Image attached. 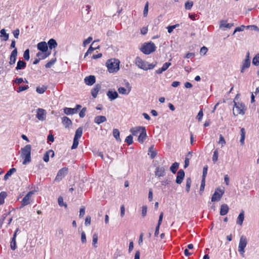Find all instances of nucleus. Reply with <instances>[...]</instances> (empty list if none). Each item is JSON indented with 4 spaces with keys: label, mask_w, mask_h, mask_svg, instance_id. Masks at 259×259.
<instances>
[{
    "label": "nucleus",
    "mask_w": 259,
    "mask_h": 259,
    "mask_svg": "<svg viewBox=\"0 0 259 259\" xmlns=\"http://www.w3.org/2000/svg\"><path fill=\"white\" fill-rule=\"evenodd\" d=\"M16 171V169L15 168H12L10 169H9L4 176V180H7L9 179V178Z\"/></svg>",
    "instance_id": "72a5a7b5"
},
{
    "label": "nucleus",
    "mask_w": 259,
    "mask_h": 259,
    "mask_svg": "<svg viewBox=\"0 0 259 259\" xmlns=\"http://www.w3.org/2000/svg\"><path fill=\"white\" fill-rule=\"evenodd\" d=\"M28 88H29V87L28 85L20 86L18 88L17 92L18 93H20V92H21L22 91L27 90Z\"/></svg>",
    "instance_id": "bf43d9fd"
},
{
    "label": "nucleus",
    "mask_w": 259,
    "mask_h": 259,
    "mask_svg": "<svg viewBox=\"0 0 259 259\" xmlns=\"http://www.w3.org/2000/svg\"><path fill=\"white\" fill-rule=\"evenodd\" d=\"M179 163L175 162L172 164L171 166L170 167V171L174 174H176L177 169L179 168Z\"/></svg>",
    "instance_id": "c9c22d12"
},
{
    "label": "nucleus",
    "mask_w": 259,
    "mask_h": 259,
    "mask_svg": "<svg viewBox=\"0 0 259 259\" xmlns=\"http://www.w3.org/2000/svg\"><path fill=\"white\" fill-rule=\"evenodd\" d=\"M147 205H143L142 209V215L143 217H145L147 214Z\"/></svg>",
    "instance_id": "680f3d73"
},
{
    "label": "nucleus",
    "mask_w": 259,
    "mask_h": 259,
    "mask_svg": "<svg viewBox=\"0 0 259 259\" xmlns=\"http://www.w3.org/2000/svg\"><path fill=\"white\" fill-rule=\"evenodd\" d=\"M16 238V234H13L10 244L11 248L13 250H15L17 248Z\"/></svg>",
    "instance_id": "f704fd0d"
},
{
    "label": "nucleus",
    "mask_w": 259,
    "mask_h": 259,
    "mask_svg": "<svg viewBox=\"0 0 259 259\" xmlns=\"http://www.w3.org/2000/svg\"><path fill=\"white\" fill-rule=\"evenodd\" d=\"M37 48L38 50L41 52H46L48 50V46L46 42L41 41L38 43Z\"/></svg>",
    "instance_id": "4468645a"
},
{
    "label": "nucleus",
    "mask_w": 259,
    "mask_h": 259,
    "mask_svg": "<svg viewBox=\"0 0 259 259\" xmlns=\"http://www.w3.org/2000/svg\"><path fill=\"white\" fill-rule=\"evenodd\" d=\"M0 37L3 38V40L4 41H7L9 39V34L6 33V30L5 29H2L0 31Z\"/></svg>",
    "instance_id": "473e14b6"
},
{
    "label": "nucleus",
    "mask_w": 259,
    "mask_h": 259,
    "mask_svg": "<svg viewBox=\"0 0 259 259\" xmlns=\"http://www.w3.org/2000/svg\"><path fill=\"white\" fill-rule=\"evenodd\" d=\"M78 145V139H76V138H74L73 139V144H72V145L71 146V149H76Z\"/></svg>",
    "instance_id": "5fc2aeb1"
},
{
    "label": "nucleus",
    "mask_w": 259,
    "mask_h": 259,
    "mask_svg": "<svg viewBox=\"0 0 259 259\" xmlns=\"http://www.w3.org/2000/svg\"><path fill=\"white\" fill-rule=\"evenodd\" d=\"M47 89V88L44 85L41 87H37L36 89V91L38 94H43Z\"/></svg>",
    "instance_id": "49530a36"
},
{
    "label": "nucleus",
    "mask_w": 259,
    "mask_h": 259,
    "mask_svg": "<svg viewBox=\"0 0 259 259\" xmlns=\"http://www.w3.org/2000/svg\"><path fill=\"white\" fill-rule=\"evenodd\" d=\"M50 153H52L51 155V157H53L54 156V152L52 150H49L47 151L43 157V160L45 162H48L49 161V155Z\"/></svg>",
    "instance_id": "bb28decb"
},
{
    "label": "nucleus",
    "mask_w": 259,
    "mask_h": 259,
    "mask_svg": "<svg viewBox=\"0 0 259 259\" xmlns=\"http://www.w3.org/2000/svg\"><path fill=\"white\" fill-rule=\"evenodd\" d=\"M118 91L121 94L128 95V93H130V90H129L128 91H127V90L124 88L119 87L118 89Z\"/></svg>",
    "instance_id": "de8ad7c7"
},
{
    "label": "nucleus",
    "mask_w": 259,
    "mask_h": 259,
    "mask_svg": "<svg viewBox=\"0 0 259 259\" xmlns=\"http://www.w3.org/2000/svg\"><path fill=\"white\" fill-rule=\"evenodd\" d=\"M93 38L91 36L89 37L87 39H85L83 42V45L85 47L87 45L90 44Z\"/></svg>",
    "instance_id": "774afa93"
},
{
    "label": "nucleus",
    "mask_w": 259,
    "mask_h": 259,
    "mask_svg": "<svg viewBox=\"0 0 259 259\" xmlns=\"http://www.w3.org/2000/svg\"><path fill=\"white\" fill-rule=\"evenodd\" d=\"M233 26V23H227V20H221L220 21L219 27L221 29H230Z\"/></svg>",
    "instance_id": "f3484780"
},
{
    "label": "nucleus",
    "mask_w": 259,
    "mask_h": 259,
    "mask_svg": "<svg viewBox=\"0 0 259 259\" xmlns=\"http://www.w3.org/2000/svg\"><path fill=\"white\" fill-rule=\"evenodd\" d=\"M7 196V194L6 192L3 191L0 193V205L4 203L5 199Z\"/></svg>",
    "instance_id": "58836bf2"
},
{
    "label": "nucleus",
    "mask_w": 259,
    "mask_h": 259,
    "mask_svg": "<svg viewBox=\"0 0 259 259\" xmlns=\"http://www.w3.org/2000/svg\"><path fill=\"white\" fill-rule=\"evenodd\" d=\"M119 61L116 59H111L107 60L106 65L110 73L117 72L119 69Z\"/></svg>",
    "instance_id": "f03ea898"
},
{
    "label": "nucleus",
    "mask_w": 259,
    "mask_h": 259,
    "mask_svg": "<svg viewBox=\"0 0 259 259\" xmlns=\"http://www.w3.org/2000/svg\"><path fill=\"white\" fill-rule=\"evenodd\" d=\"M247 244L246 237L243 235L241 236L240 238L238 251L242 257L244 256L245 248Z\"/></svg>",
    "instance_id": "39448f33"
},
{
    "label": "nucleus",
    "mask_w": 259,
    "mask_h": 259,
    "mask_svg": "<svg viewBox=\"0 0 259 259\" xmlns=\"http://www.w3.org/2000/svg\"><path fill=\"white\" fill-rule=\"evenodd\" d=\"M113 135L114 137L116 139V140L119 141L120 140V133L118 130L117 129H114L113 130Z\"/></svg>",
    "instance_id": "79ce46f5"
},
{
    "label": "nucleus",
    "mask_w": 259,
    "mask_h": 259,
    "mask_svg": "<svg viewBox=\"0 0 259 259\" xmlns=\"http://www.w3.org/2000/svg\"><path fill=\"white\" fill-rule=\"evenodd\" d=\"M224 194V191L218 188L211 197V201L215 202L219 201Z\"/></svg>",
    "instance_id": "423d86ee"
},
{
    "label": "nucleus",
    "mask_w": 259,
    "mask_h": 259,
    "mask_svg": "<svg viewBox=\"0 0 259 259\" xmlns=\"http://www.w3.org/2000/svg\"><path fill=\"white\" fill-rule=\"evenodd\" d=\"M67 172L68 168L64 167L60 169L57 174V176L55 178V181L58 182L60 181L61 180H62L63 178H64L65 176L67 174Z\"/></svg>",
    "instance_id": "1a4fd4ad"
},
{
    "label": "nucleus",
    "mask_w": 259,
    "mask_h": 259,
    "mask_svg": "<svg viewBox=\"0 0 259 259\" xmlns=\"http://www.w3.org/2000/svg\"><path fill=\"white\" fill-rule=\"evenodd\" d=\"M107 118L105 116L98 115L95 117L94 122L98 124H100L103 122H105Z\"/></svg>",
    "instance_id": "5701e85b"
},
{
    "label": "nucleus",
    "mask_w": 259,
    "mask_h": 259,
    "mask_svg": "<svg viewBox=\"0 0 259 259\" xmlns=\"http://www.w3.org/2000/svg\"><path fill=\"white\" fill-rule=\"evenodd\" d=\"M143 126H136L134 127H132L130 130L131 133L134 136H137L138 134H140L141 131L143 130Z\"/></svg>",
    "instance_id": "4be33fe9"
},
{
    "label": "nucleus",
    "mask_w": 259,
    "mask_h": 259,
    "mask_svg": "<svg viewBox=\"0 0 259 259\" xmlns=\"http://www.w3.org/2000/svg\"><path fill=\"white\" fill-rule=\"evenodd\" d=\"M155 50L156 46L155 44L151 41L144 43L140 49L141 51L146 55H149L152 53L154 52Z\"/></svg>",
    "instance_id": "7ed1b4c3"
},
{
    "label": "nucleus",
    "mask_w": 259,
    "mask_h": 259,
    "mask_svg": "<svg viewBox=\"0 0 259 259\" xmlns=\"http://www.w3.org/2000/svg\"><path fill=\"white\" fill-rule=\"evenodd\" d=\"M31 146L26 145L21 149V157L24 159L23 164L26 165L31 161Z\"/></svg>",
    "instance_id": "f257e3e1"
},
{
    "label": "nucleus",
    "mask_w": 259,
    "mask_h": 259,
    "mask_svg": "<svg viewBox=\"0 0 259 259\" xmlns=\"http://www.w3.org/2000/svg\"><path fill=\"white\" fill-rule=\"evenodd\" d=\"M203 115V111H202V109H201L198 112L196 118L199 121H201Z\"/></svg>",
    "instance_id": "69168bd1"
},
{
    "label": "nucleus",
    "mask_w": 259,
    "mask_h": 259,
    "mask_svg": "<svg viewBox=\"0 0 259 259\" xmlns=\"http://www.w3.org/2000/svg\"><path fill=\"white\" fill-rule=\"evenodd\" d=\"M18 51L17 48L14 49L10 55L9 64L12 65L15 63L17 57Z\"/></svg>",
    "instance_id": "f8f14e48"
},
{
    "label": "nucleus",
    "mask_w": 259,
    "mask_h": 259,
    "mask_svg": "<svg viewBox=\"0 0 259 259\" xmlns=\"http://www.w3.org/2000/svg\"><path fill=\"white\" fill-rule=\"evenodd\" d=\"M171 63L170 62H166L164 64H163L162 67H161L162 69L165 71L171 65Z\"/></svg>",
    "instance_id": "0e129e2a"
},
{
    "label": "nucleus",
    "mask_w": 259,
    "mask_h": 259,
    "mask_svg": "<svg viewBox=\"0 0 259 259\" xmlns=\"http://www.w3.org/2000/svg\"><path fill=\"white\" fill-rule=\"evenodd\" d=\"M148 155L151 159H153L157 155V152L154 149V146L152 145L149 148Z\"/></svg>",
    "instance_id": "c85d7f7f"
},
{
    "label": "nucleus",
    "mask_w": 259,
    "mask_h": 259,
    "mask_svg": "<svg viewBox=\"0 0 259 259\" xmlns=\"http://www.w3.org/2000/svg\"><path fill=\"white\" fill-rule=\"evenodd\" d=\"M156 64L157 63L155 62L154 64L153 63H152V64H149L147 62V67H146V70H148V69H153L155 66L156 65Z\"/></svg>",
    "instance_id": "338daca9"
},
{
    "label": "nucleus",
    "mask_w": 259,
    "mask_h": 259,
    "mask_svg": "<svg viewBox=\"0 0 259 259\" xmlns=\"http://www.w3.org/2000/svg\"><path fill=\"white\" fill-rule=\"evenodd\" d=\"M63 110L64 113L67 115H72L76 113V110L74 108L65 107Z\"/></svg>",
    "instance_id": "2f4dec72"
},
{
    "label": "nucleus",
    "mask_w": 259,
    "mask_h": 259,
    "mask_svg": "<svg viewBox=\"0 0 259 259\" xmlns=\"http://www.w3.org/2000/svg\"><path fill=\"white\" fill-rule=\"evenodd\" d=\"M244 219V212L243 210H242L237 219V221H236L237 224L241 226L243 224Z\"/></svg>",
    "instance_id": "cd10ccee"
},
{
    "label": "nucleus",
    "mask_w": 259,
    "mask_h": 259,
    "mask_svg": "<svg viewBox=\"0 0 259 259\" xmlns=\"http://www.w3.org/2000/svg\"><path fill=\"white\" fill-rule=\"evenodd\" d=\"M23 58H24V59L25 60H29V58H30V56H29V49H26L24 53V54H23Z\"/></svg>",
    "instance_id": "603ef678"
},
{
    "label": "nucleus",
    "mask_w": 259,
    "mask_h": 259,
    "mask_svg": "<svg viewBox=\"0 0 259 259\" xmlns=\"http://www.w3.org/2000/svg\"><path fill=\"white\" fill-rule=\"evenodd\" d=\"M26 66V63L23 60H19L16 69L17 70L24 69Z\"/></svg>",
    "instance_id": "c756f323"
},
{
    "label": "nucleus",
    "mask_w": 259,
    "mask_h": 259,
    "mask_svg": "<svg viewBox=\"0 0 259 259\" xmlns=\"http://www.w3.org/2000/svg\"><path fill=\"white\" fill-rule=\"evenodd\" d=\"M98 234L97 233H94L93 235V245L95 247H97V243L98 242Z\"/></svg>",
    "instance_id": "8fccbe9b"
},
{
    "label": "nucleus",
    "mask_w": 259,
    "mask_h": 259,
    "mask_svg": "<svg viewBox=\"0 0 259 259\" xmlns=\"http://www.w3.org/2000/svg\"><path fill=\"white\" fill-rule=\"evenodd\" d=\"M241 132V138H240V143L241 145H243L244 144V140L245 136V130L244 128H241L240 130Z\"/></svg>",
    "instance_id": "4c0bfd02"
},
{
    "label": "nucleus",
    "mask_w": 259,
    "mask_h": 259,
    "mask_svg": "<svg viewBox=\"0 0 259 259\" xmlns=\"http://www.w3.org/2000/svg\"><path fill=\"white\" fill-rule=\"evenodd\" d=\"M136 64L140 68L144 70H146V67L147 65V62L144 61L140 57H137L136 59Z\"/></svg>",
    "instance_id": "9b49d317"
},
{
    "label": "nucleus",
    "mask_w": 259,
    "mask_h": 259,
    "mask_svg": "<svg viewBox=\"0 0 259 259\" xmlns=\"http://www.w3.org/2000/svg\"><path fill=\"white\" fill-rule=\"evenodd\" d=\"M250 65V59H245L243 61L241 69V72L243 73L244 72V70L245 69L248 68L249 67Z\"/></svg>",
    "instance_id": "a878e982"
},
{
    "label": "nucleus",
    "mask_w": 259,
    "mask_h": 259,
    "mask_svg": "<svg viewBox=\"0 0 259 259\" xmlns=\"http://www.w3.org/2000/svg\"><path fill=\"white\" fill-rule=\"evenodd\" d=\"M185 177V172L184 170L181 169L177 172L176 182L178 184H181Z\"/></svg>",
    "instance_id": "ddd939ff"
},
{
    "label": "nucleus",
    "mask_w": 259,
    "mask_h": 259,
    "mask_svg": "<svg viewBox=\"0 0 259 259\" xmlns=\"http://www.w3.org/2000/svg\"><path fill=\"white\" fill-rule=\"evenodd\" d=\"M33 193L32 191H30L23 197L21 201V205L20 206V208H21L24 206L30 204V197Z\"/></svg>",
    "instance_id": "9d476101"
},
{
    "label": "nucleus",
    "mask_w": 259,
    "mask_h": 259,
    "mask_svg": "<svg viewBox=\"0 0 259 259\" xmlns=\"http://www.w3.org/2000/svg\"><path fill=\"white\" fill-rule=\"evenodd\" d=\"M84 81L87 85H92L95 82L96 78L94 75H90L85 77Z\"/></svg>",
    "instance_id": "2eb2a0df"
},
{
    "label": "nucleus",
    "mask_w": 259,
    "mask_h": 259,
    "mask_svg": "<svg viewBox=\"0 0 259 259\" xmlns=\"http://www.w3.org/2000/svg\"><path fill=\"white\" fill-rule=\"evenodd\" d=\"M47 112L42 108L36 110V117L40 121H44L46 118Z\"/></svg>",
    "instance_id": "0eeeda50"
},
{
    "label": "nucleus",
    "mask_w": 259,
    "mask_h": 259,
    "mask_svg": "<svg viewBox=\"0 0 259 259\" xmlns=\"http://www.w3.org/2000/svg\"><path fill=\"white\" fill-rule=\"evenodd\" d=\"M191 184V179L190 178H188L186 179V191L187 192L190 191V187Z\"/></svg>",
    "instance_id": "a19ab883"
},
{
    "label": "nucleus",
    "mask_w": 259,
    "mask_h": 259,
    "mask_svg": "<svg viewBox=\"0 0 259 259\" xmlns=\"http://www.w3.org/2000/svg\"><path fill=\"white\" fill-rule=\"evenodd\" d=\"M107 96L108 98L111 100H114L118 97V94L115 91L109 90L107 92Z\"/></svg>",
    "instance_id": "dca6fc26"
},
{
    "label": "nucleus",
    "mask_w": 259,
    "mask_h": 259,
    "mask_svg": "<svg viewBox=\"0 0 259 259\" xmlns=\"http://www.w3.org/2000/svg\"><path fill=\"white\" fill-rule=\"evenodd\" d=\"M87 111V108L86 107H83L81 110V111H80L79 113V117L80 118H83L85 116V112Z\"/></svg>",
    "instance_id": "e2e57ef3"
},
{
    "label": "nucleus",
    "mask_w": 259,
    "mask_h": 259,
    "mask_svg": "<svg viewBox=\"0 0 259 259\" xmlns=\"http://www.w3.org/2000/svg\"><path fill=\"white\" fill-rule=\"evenodd\" d=\"M234 106L233 110V114L237 116L239 114L244 115L246 110L245 105L242 103H237L234 101Z\"/></svg>",
    "instance_id": "20e7f679"
},
{
    "label": "nucleus",
    "mask_w": 259,
    "mask_h": 259,
    "mask_svg": "<svg viewBox=\"0 0 259 259\" xmlns=\"http://www.w3.org/2000/svg\"><path fill=\"white\" fill-rule=\"evenodd\" d=\"M167 168V166H157L155 171L156 176L159 177H164L166 175V170Z\"/></svg>",
    "instance_id": "6e6552de"
},
{
    "label": "nucleus",
    "mask_w": 259,
    "mask_h": 259,
    "mask_svg": "<svg viewBox=\"0 0 259 259\" xmlns=\"http://www.w3.org/2000/svg\"><path fill=\"white\" fill-rule=\"evenodd\" d=\"M147 137L146 130L145 127H143V130L140 133L138 137V141L141 143H143L146 140Z\"/></svg>",
    "instance_id": "a211bd4d"
},
{
    "label": "nucleus",
    "mask_w": 259,
    "mask_h": 259,
    "mask_svg": "<svg viewBox=\"0 0 259 259\" xmlns=\"http://www.w3.org/2000/svg\"><path fill=\"white\" fill-rule=\"evenodd\" d=\"M207 168H208L207 165H205L203 167L202 179H205V177H206L207 173Z\"/></svg>",
    "instance_id": "13d9d810"
},
{
    "label": "nucleus",
    "mask_w": 259,
    "mask_h": 259,
    "mask_svg": "<svg viewBox=\"0 0 259 259\" xmlns=\"http://www.w3.org/2000/svg\"><path fill=\"white\" fill-rule=\"evenodd\" d=\"M193 5V2L192 1H188L185 4V8L186 10H190Z\"/></svg>",
    "instance_id": "09e8293b"
},
{
    "label": "nucleus",
    "mask_w": 259,
    "mask_h": 259,
    "mask_svg": "<svg viewBox=\"0 0 259 259\" xmlns=\"http://www.w3.org/2000/svg\"><path fill=\"white\" fill-rule=\"evenodd\" d=\"M101 88V85L100 84H97L95 87L91 90V94L94 98H96L99 90Z\"/></svg>",
    "instance_id": "412c9836"
},
{
    "label": "nucleus",
    "mask_w": 259,
    "mask_h": 259,
    "mask_svg": "<svg viewBox=\"0 0 259 259\" xmlns=\"http://www.w3.org/2000/svg\"><path fill=\"white\" fill-rule=\"evenodd\" d=\"M81 241L82 243H85L87 242L86 235L84 231L81 233Z\"/></svg>",
    "instance_id": "052dcab7"
},
{
    "label": "nucleus",
    "mask_w": 259,
    "mask_h": 259,
    "mask_svg": "<svg viewBox=\"0 0 259 259\" xmlns=\"http://www.w3.org/2000/svg\"><path fill=\"white\" fill-rule=\"evenodd\" d=\"M51 52H38L36 54V56L39 58L41 60L45 59L47 58L48 56L50 55Z\"/></svg>",
    "instance_id": "7c9ffc66"
},
{
    "label": "nucleus",
    "mask_w": 259,
    "mask_h": 259,
    "mask_svg": "<svg viewBox=\"0 0 259 259\" xmlns=\"http://www.w3.org/2000/svg\"><path fill=\"white\" fill-rule=\"evenodd\" d=\"M96 42V40H94L93 42V43L92 44V45L90 46V48L88 50L89 53H91L93 51H94V50H95L96 49H99V48H100L99 46H97V47H93V46L94 45Z\"/></svg>",
    "instance_id": "c03bdc74"
},
{
    "label": "nucleus",
    "mask_w": 259,
    "mask_h": 259,
    "mask_svg": "<svg viewBox=\"0 0 259 259\" xmlns=\"http://www.w3.org/2000/svg\"><path fill=\"white\" fill-rule=\"evenodd\" d=\"M148 6H149V3L147 2L144 7V9L143 11V15L144 17H146L148 15Z\"/></svg>",
    "instance_id": "6e6d98bb"
},
{
    "label": "nucleus",
    "mask_w": 259,
    "mask_h": 259,
    "mask_svg": "<svg viewBox=\"0 0 259 259\" xmlns=\"http://www.w3.org/2000/svg\"><path fill=\"white\" fill-rule=\"evenodd\" d=\"M229 210V206L226 204H223L221 206L220 213L221 215H225L228 212Z\"/></svg>",
    "instance_id": "b1692460"
},
{
    "label": "nucleus",
    "mask_w": 259,
    "mask_h": 259,
    "mask_svg": "<svg viewBox=\"0 0 259 259\" xmlns=\"http://www.w3.org/2000/svg\"><path fill=\"white\" fill-rule=\"evenodd\" d=\"M58 204L60 206H64L65 207H67V204L66 203H64L63 198L62 197L60 196L58 199Z\"/></svg>",
    "instance_id": "864d4df0"
},
{
    "label": "nucleus",
    "mask_w": 259,
    "mask_h": 259,
    "mask_svg": "<svg viewBox=\"0 0 259 259\" xmlns=\"http://www.w3.org/2000/svg\"><path fill=\"white\" fill-rule=\"evenodd\" d=\"M218 157H219L218 150L217 149L213 151V156H212V161L214 163H215L217 161V160L218 159Z\"/></svg>",
    "instance_id": "a18cd8bd"
},
{
    "label": "nucleus",
    "mask_w": 259,
    "mask_h": 259,
    "mask_svg": "<svg viewBox=\"0 0 259 259\" xmlns=\"http://www.w3.org/2000/svg\"><path fill=\"white\" fill-rule=\"evenodd\" d=\"M252 64L255 66L259 65V54H256L252 59Z\"/></svg>",
    "instance_id": "37998d69"
},
{
    "label": "nucleus",
    "mask_w": 259,
    "mask_h": 259,
    "mask_svg": "<svg viewBox=\"0 0 259 259\" xmlns=\"http://www.w3.org/2000/svg\"><path fill=\"white\" fill-rule=\"evenodd\" d=\"M250 27H253L254 28V30H257L258 29V28L256 26H255V25H249V26H246V28H249ZM245 28H246V26H244V25H241V26L240 27H236L234 31V32L233 33V34H234L236 32H239V31H242L244 30Z\"/></svg>",
    "instance_id": "aec40b11"
},
{
    "label": "nucleus",
    "mask_w": 259,
    "mask_h": 259,
    "mask_svg": "<svg viewBox=\"0 0 259 259\" xmlns=\"http://www.w3.org/2000/svg\"><path fill=\"white\" fill-rule=\"evenodd\" d=\"M219 143L222 145V146H224L226 144L225 140L222 135H220Z\"/></svg>",
    "instance_id": "4d7b16f0"
},
{
    "label": "nucleus",
    "mask_w": 259,
    "mask_h": 259,
    "mask_svg": "<svg viewBox=\"0 0 259 259\" xmlns=\"http://www.w3.org/2000/svg\"><path fill=\"white\" fill-rule=\"evenodd\" d=\"M82 134V128L81 127H79L76 130L74 138L79 139V138H81Z\"/></svg>",
    "instance_id": "e433bc0d"
},
{
    "label": "nucleus",
    "mask_w": 259,
    "mask_h": 259,
    "mask_svg": "<svg viewBox=\"0 0 259 259\" xmlns=\"http://www.w3.org/2000/svg\"><path fill=\"white\" fill-rule=\"evenodd\" d=\"M47 44L48 45V48H49L50 50L56 48L58 45L56 40L54 38L49 39L48 43Z\"/></svg>",
    "instance_id": "393cba45"
},
{
    "label": "nucleus",
    "mask_w": 259,
    "mask_h": 259,
    "mask_svg": "<svg viewBox=\"0 0 259 259\" xmlns=\"http://www.w3.org/2000/svg\"><path fill=\"white\" fill-rule=\"evenodd\" d=\"M62 122L65 128H69L72 123L71 120L67 116L62 117Z\"/></svg>",
    "instance_id": "6ab92c4d"
},
{
    "label": "nucleus",
    "mask_w": 259,
    "mask_h": 259,
    "mask_svg": "<svg viewBox=\"0 0 259 259\" xmlns=\"http://www.w3.org/2000/svg\"><path fill=\"white\" fill-rule=\"evenodd\" d=\"M125 142L128 145H131L133 143V136L132 135H129L126 137Z\"/></svg>",
    "instance_id": "3c124183"
},
{
    "label": "nucleus",
    "mask_w": 259,
    "mask_h": 259,
    "mask_svg": "<svg viewBox=\"0 0 259 259\" xmlns=\"http://www.w3.org/2000/svg\"><path fill=\"white\" fill-rule=\"evenodd\" d=\"M56 62V58H54L52 59L49 62H48L46 65L45 67L47 68H51Z\"/></svg>",
    "instance_id": "ea45409f"
}]
</instances>
